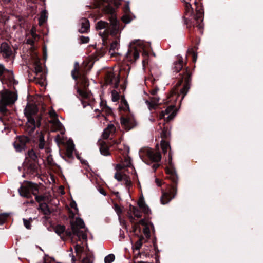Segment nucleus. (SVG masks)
<instances>
[{"instance_id":"f257e3e1","label":"nucleus","mask_w":263,"mask_h":263,"mask_svg":"<svg viewBox=\"0 0 263 263\" xmlns=\"http://www.w3.org/2000/svg\"><path fill=\"white\" fill-rule=\"evenodd\" d=\"M188 55H192V61L195 63L197 59V54L193 48H189L187 51L185 61L181 55H177L175 57L172 66L173 71L178 73L176 77L178 81L175 86L176 88L172 91L166 99L163 100L164 103L167 106L159 114L160 120H163V122L159 123L160 128L162 130L161 137L163 139H167L170 136V128L168 127V123L176 115V104L174 102L176 101L180 95H182L181 100H182L191 87L192 76L195 66H194L193 69L187 66Z\"/></svg>"},{"instance_id":"f03ea898","label":"nucleus","mask_w":263,"mask_h":263,"mask_svg":"<svg viewBox=\"0 0 263 263\" xmlns=\"http://www.w3.org/2000/svg\"><path fill=\"white\" fill-rule=\"evenodd\" d=\"M102 11L108 15L110 23L100 21L96 24V29H105L112 35H116L120 29V22L117 19L116 10L121 5V0H100Z\"/></svg>"},{"instance_id":"7ed1b4c3","label":"nucleus","mask_w":263,"mask_h":263,"mask_svg":"<svg viewBox=\"0 0 263 263\" xmlns=\"http://www.w3.org/2000/svg\"><path fill=\"white\" fill-rule=\"evenodd\" d=\"M185 0L181 1L184 3V13L192 17L189 19L184 17V23L189 30L190 34H192L195 27L202 33L203 28L204 10L202 6H199L200 0Z\"/></svg>"},{"instance_id":"20e7f679","label":"nucleus","mask_w":263,"mask_h":263,"mask_svg":"<svg viewBox=\"0 0 263 263\" xmlns=\"http://www.w3.org/2000/svg\"><path fill=\"white\" fill-rule=\"evenodd\" d=\"M168 165L166 166L165 171L168 175L166 178L170 180V183L166 184L165 191L163 190L162 192L160 201L162 204L168 203L175 197L177 193V186L179 181V177L173 164L172 156L170 151L168 153Z\"/></svg>"},{"instance_id":"39448f33","label":"nucleus","mask_w":263,"mask_h":263,"mask_svg":"<svg viewBox=\"0 0 263 263\" xmlns=\"http://www.w3.org/2000/svg\"><path fill=\"white\" fill-rule=\"evenodd\" d=\"M86 70L81 68L79 67V63L76 62L74 65V68L71 71V76L75 81H77L79 79H80V85L82 87V89L77 87V93L83 99H90L92 94L88 90L89 84L88 79L86 77Z\"/></svg>"},{"instance_id":"423d86ee","label":"nucleus","mask_w":263,"mask_h":263,"mask_svg":"<svg viewBox=\"0 0 263 263\" xmlns=\"http://www.w3.org/2000/svg\"><path fill=\"white\" fill-rule=\"evenodd\" d=\"M25 116L27 119V128L29 133H33L36 127H39L41 125L42 117L39 114V108L36 104L27 103L24 110Z\"/></svg>"},{"instance_id":"0eeeda50","label":"nucleus","mask_w":263,"mask_h":263,"mask_svg":"<svg viewBox=\"0 0 263 263\" xmlns=\"http://www.w3.org/2000/svg\"><path fill=\"white\" fill-rule=\"evenodd\" d=\"M17 100V90L12 91L5 89L0 91V112L3 114H6L8 111L7 107L12 105Z\"/></svg>"},{"instance_id":"6e6552de","label":"nucleus","mask_w":263,"mask_h":263,"mask_svg":"<svg viewBox=\"0 0 263 263\" xmlns=\"http://www.w3.org/2000/svg\"><path fill=\"white\" fill-rule=\"evenodd\" d=\"M38 191V186L30 182H28L25 185H22L18 189V192L21 196L30 199L32 198V194L35 196V200L40 203L44 201L45 197L43 195H37Z\"/></svg>"},{"instance_id":"1a4fd4ad","label":"nucleus","mask_w":263,"mask_h":263,"mask_svg":"<svg viewBox=\"0 0 263 263\" xmlns=\"http://www.w3.org/2000/svg\"><path fill=\"white\" fill-rule=\"evenodd\" d=\"M0 80L3 84H6L8 87L13 90H15V86L18 84V81L14 79L13 72L6 69L2 64H0Z\"/></svg>"},{"instance_id":"9d476101","label":"nucleus","mask_w":263,"mask_h":263,"mask_svg":"<svg viewBox=\"0 0 263 263\" xmlns=\"http://www.w3.org/2000/svg\"><path fill=\"white\" fill-rule=\"evenodd\" d=\"M57 234L63 240H65L67 237H71L73 240L81 241L86 240L87 234L86 231H55Z\"/></svg>"},{"instance_id":"9b49d317","label":"nucleus","mask_w":263,"mask_h":263,"mask_svg":"<svg viewBox=\"0 0 263 263\" xmlns=\"http://www.w3.org/2000/svg\"><path fill=\"white\" fill-rule=\"evenodd\" d=\"M104 80L106 84H114V88L117 89L120 86V76L116 75L112 70H108L105 73Z\"/></svg>"},{"instance_id":"f8f14e48","label":"nucleus","mask_w":263,"mask_h":263,"mask_svg":"<svg viewBox=\"0 0 263 263\" xmlns=\"http://www.w3.org/2000/svg\"><path fill=\"white\" fill-rule=\"evenodd\" d=\"M31 143V139L26 136H19L16 137L13 146L16 151L21 152L27 148V145Z\"/></svg>"},{"instance_id":"ddd939ff","label":"nucleus","mask_w":263,"mask_h":263,"mask_svg":"<svg viewBox=\"0 0 263 263\" xmlns=\"http://www.w3.org/2000/svg\"><path fill=\"white\" fill-rule=\"evenodd\" d=\"M128 219L133 225V230H137V227L136 226L135 218H140L142 216V213L141 211L137 207L133 206L132 205H129V212H128Z\"/></svg>"},{"instance_id":"4468645a","label":"nucleus","mask_w":263,"mask_h":263,"mask_svg":"<svg viewBox=\"0 0 263 263\" xmlns=\"http://www.w3.org/2000/svg\"><path fill=\"white\" fill-rule=\"evenodd\" d=\"M70 217L72 219L70 220V225L71 227V230H80V229H84V230H88L85 228V224L83 220L79 217H77L75 219L73 217L74 216V213L71 210H69Z\"/></svg>"},{"instance_id":"2eb2a0df","label":"nucleus","mask_w":263,"mask_h":263,"mask_svg":"<svg viewBox=\"0 0 263 263\" xmlns=\"http://www.w3.org/2000/svg\"><path fill=\"white\" fill-rule=\"evenodd\" d=\"M144 155L151 161L154 162H158L161 159V155L159 152H154L151 148H146L143 151Z\"/></svg>"},{"instance_id":"dca6fc26","label":"nucleus","mask_w":263,"mask_h":263,"mask_svg":"<svg viewBox=\"0 0 263 263\" xmlns=\"http://www.w3.org/2000/svg\"><path fill=\"white\" fill-rule=\"evenodd\" d=\"M120 120L122 126L127 131L134 128L137 125L136 121L133 118L121 116Z\"/></svg>"},{"instance_id":"f3484780","label":"nucleus","mask_w":263,"mask_h":263,"mask_svg":"<svg viewBox=\"0 0 263 263\" xmlns=\"http://www.w3.org/2000/svg\"><path fill=\"white\" fill-rule=\"evenodd\" d=\"M123 11L124 14L122 16L121 20L124 23L128 24L130 23L134 18H135V16L132 13L130 10L129 4L128 3H126L125 4L123 8Z\"/></svg>"},{"instance_id":"a211bd4d","label":"nucleus","mask_w":263,"mask_h":263,"mask_svg":"<svg viewBox=\"0 0 263 263\" xmlns=\"http://www.w3.org/2000/svg\"><path fill=\"white\" fill-rule=\"evenodd\" d=\"M139 58V51L136 47H132L129 45L128 51L125 55V59L129 62H133Z\"/></svg>"},{"instance_id":"6ab92c4d","label":"nucleus","mask_w":263,"mask_h":263,"mask_svg":"<svg viewBox=\"0 0 263 263\" xmlns=\"http://www.w3.org/2000/svg\"><path fill=\"white\" fill-rule=\"evenodd\" d=\"M1 53L4 59H9L12 55L13 52L10 45L6 42H3L0 47Z\"/></svg>"},{"instance_id":"aec40b11","label":"nucleus","mask_w":263,"mask_h":263,"mask_svg":"<svg viewBox=\"0 0 263 263\" xmlns=\"http://www.w3.org/2000/svg\"><path fill=\"white\" fill-rule=\"evenodd\" d=\"M159 90V88L158 86H155L152 89L149 90V93L154 96L153 97L151 98V102L148 101H146V103L149 105L150 107H154L155 105L157 104L159 101V98L157 97L156 96L157 92Z\"/></svg>"},{"instance_id":"412c9836","label":"nucleus","mask_w":263,"mask_h":263,"mask_svg":"<svg viewBox=\"0 0 263 263\" xmlns=\"http://www.w3.org/2000/svg\"><path fill=\"white\" fill-rule=\"evenodd\" d=\"M34 66H35V70L36 73V75H37L39 73L40 74L41 76H42V77L43 78V74L42 73L43 71V68L42 66V64L40 61V59L37 57L36 58V59L34 61ZM42 80H39L38 79H36V83H39L41 85H43V82L42 81Z\"/></svg>"},{"instance_id":"4be33fe9","label":"nucleus","mask_w":263,"mask_h":263,"mask_svg":"<svg viewBox=\"0 0 263 263\" xmlns=\"http://www.w3.org/2000/svg\"><path fill=\"white\" fill-rule=\"evenodd\" d=\"M81 28L79 29L80 33H86L89 31V21L86 18H82L80 20Z\"/></svg>"},{"instance_id":"5701e85b","label":"nucleus","mask_w":263,"mask_h":263,"mask_svg":"<svg viewBox=\"0 0 263 263\" xmlns=\"http://www.w3.org/2000/svg\"><path fill=\"white\" fill-rule=\"evenodd\" d=\"M39 168V162H28V167L27 172L28 173L36 176L39 175L38 170Z\"/></svg>"},{"instance_id":"b1692460","label":"nucleus","mask_w":263,"mask_h":263,"mask_svg":"<svg viewBox=\"0 0 263 263\" xmlns=\"http://www.w3.org/2000/svg\"><path fill=\"white\" fill-rule=\"evenodd\" d=\"M99 149L100 153L104 156H107L110 155L109 151V145L105 141H101L99 143Z\"/></svg>"},{"instance_id":"393cba45","label":"nucleus","mask_w":263,"mask_h":263,"mask_svg":"<svg viewBox=\"0 0 263 263\" xmlns=\"http://www.w3.org/2000/svg\"><path fill=\"white\" fill-rule=\"evenodd\" d=\"M103 45L99 49L96 50L97 56L99 58L103 57L108 50L107 45V42L105 41L104 37H102Z\"/></svg>"},{"instance_id":"a878e982","label":"nucleus","mask_w":263,"mask_h":263,"mask_svg":"<svg viewBox=\"0 0 263 263\" xmlns=\"http://www.w3.org/2000/svg\"><path fill=\"white\" fill-rule=\"evenodd\" d=\"M116 130L115 127L113 124H109L107 127L104 129L103 134L102 137L104 139L108 138L110 134L112 133L115 132Z\"/></svg>"},{"instance_id":"bb28decb","label":"nucleus","mask_w":263,"mask_h":263,"mask_svg":"<svg viewBox=\"0 0 263 263\" xmlns=\"http://www.w3.org/2000/svg\"><path fill=\"white\" fill-rule=\"evenodd\" d=\"M28 157L29 158L28 162L38 163V155L37 153L33 149H29L27 152Z\"/></svg>"},{"instance_id":"cd10ccee","label":"nucleus","mask_w":263,"mask_h":263,"mask_svg":"<svg viewBox=\"0 0 263 263\" xmlns=\"http://www.w3.org/2000/svg\"><path fill=\"white\" fill-rule=\"evenodd\" d=\"M74 148V145L73 143H72L70 145H68L65 152V157L69 159H73V152Z\"/></svg>"},{"instance_id":"c85d7f7f","label":"nucleus","mask_w":263,"mask_h":263,"mask_svg":"<svg viewBox=\"0 0 263 263\" xmlns=\"http://www.w3.org/2000/svg\"><path fill=\"white\" fill-rule=\"evenodd\" d=\"M48 19V12L46 10H44L41 12L40 17L39 18V24L40 26L43 25L45 23Z\"/></svg>"},{"instance_id":"c756f323","label":"nucleus","mask_w":263,"mask_h":263,"mask_svg":"<svg viewBox=\"0 0 263 263\" xmlns=\"http://www.w3.org/2000/svg\"><path fill=\"white\" fill-rule=\"evenodd\" d=\"M119 46V43L117 40L114 41L110 44L109 52L111 55H112L116 50H118Z\"/></svg>"},{"instance_id":"7c9ffc66","label":"nucleus","mask_w":263,"mask_h":263,"mask_svg":"<svg viewBox=\"0 0 263 263\" xmlns=\"http://www.w3.org/2000/svg\"><path fill=\"white\" fill-rule=\"evenodd\" d=\"M161 146L162 152L164 154H165L167 153L168 149H170V150H171V146L170 143L164 140H162L161 142ZM170 151L171 152V151Z\"/></svg>"},{"instance_id":"2f4dec72","label":"nucleus","mask_w":263,"mask_h":263,"mask_svg":"<svg viewBox=\"0 0 263 263\" xmlns=\"http://www.w3.org/2000/svg\"><path fill=\"white\" fill-rule=\"evenodd\" d=\"M124 185L127 190L129 191L130 187L132 186L133 183L131 181L130 177L128 175H124Z\"/></svg>"},{"instance_id":"473e14b6","label":"nucleus","mask_w":263,"mask_h":263,"mask_svg":"<svg viewBox=\"0 0 263 263\" xmlns=\"http://www.w3.org/2000/svg\"><path fill=\"white\" fill-rule=\"evenodd\" d=\"M74 249L77 257L80 259L84 252V248L79 245H77L75 246Z\"/></svg>"},{"instance_id":"72a5a7b5","label":"nucleus","mask_w":263,"mask_h":263,"mask_svg":"<svg viewBox=\"0 0 263 263\" xmlns=\"http://www.w3.org/2000/svg\"><path fill=\"white\" fill-rule=\"evenodd\" d=\"M10 217V214L4 213L0 214V225L5 223L7 219Z\"/></svg>"},{"instance_id":"f704fd0d","label":"nucleus","mask_w":263,"mask_h":263,"mask_svg":"<svg viewBox=\"0 0 263 263\" xmlns=\"http://www.w3.org/2000/svg\"><path fill=\"white\" fill-rule=\"evenodd\" d=\"M124 175H127L125 173H122L120 172H116L114 175V178L119 182H121L124 180Z\"/></svg>"},{"instance_id":"c9c22d12","label":"nucleus","mask_w":263,"mask_h":263,"mask_svg":"<svg viewBox=\"0 0 263 263\" xmlns=\"http://www.w3.org/2000/svg\"><path fill=\"white\" fill-rule=\"evenodd\" d=\"M121 143V140L120 139H115L113 140L112 141L109 142L108 144L110 147H114L115 148L117 149L120 151H122V149H120L118 147V145Z\"/></svg>"},{"instance_id":"e433bc0d","label":"nucleus","mask_w":263,"mask_h":263,"mask_svg":"<svg viewBox=\"0 0 263 263\" xmlns=\"http://www.w3.org/2000/svg\"><path fill=\"white\" fill-rule=\"evenodd\" d=\"M144 237L143 236H139V240L136 241L134 245V250H139L143 242V240H144Z\"/></svg>"},{"instance_id":"4c0bfd02","label":"nucleus","mask_w":263,"mask_h":263,"mask_svg":"<svg viewBox=\"0 0 263 263\" xmlns=\"http://www.w3.org/2000/svg\"><path fill=\"white\" fill-rule=\"evenodd\" d=\"M123 164L124 165L125 168L132 167L134 169V166L133 165L132 162H131L130 158H129V157L125 158L124 162Z\"/></svg>"},{"instance_id":"58836bf2","label":"nucleus","mask_w":263,"mask_h":263,"mask_svg":"<svg viewBox=\"0 0 263 263\" xmlns=\"http://www.w3.org/2000/svg\"><path fill=\"white\" fill-rule=\"evenodd\" d=\"M115 259V256L114 254H110L106 256L104 258L105 263H112Z\"/></svg>"},{"instance_id":"ea45409f","label":"nucleus","mask_w":263,"mask_h":263,"mask_svg":"<svg viewBox=\"0 0 263 263\" xmlns=\"http://www.w3.org/2000/svg\"><path fill=\"white\" fill-rule=\"evenodd\" d=\"M104 107V109L102 110L103 112L105 114L106 116H109L113 115L112 110L110 107H109L107 105H105Z\"/></svg>"},{"instance_id":"a19ab883","label":"nucleus","mask_w":263,"mask_h":263,"mask_svg":"<svg viewBox=\"0 0 263 263\" xmlns=\"http://www.w3.org/2000/svg\"><path fill=\"white\" fill-rule=\"evenodd\" d=\"M45 140L44 137L43 135H41L39 138V143L38 147L40 149H43L44 148Z\"/></svg>"},{"instance_id":"79ce46f5","label":"nucleus","mask_w":263,"mask_h":263,"mask_svg":"<svg viewBox=\"0 0 263 263\" xmlns=\"http://www.w3.org/2000/svg\"><path fill=\"white\" fill-rule=\"evenodd\" d=\"M111 96H112V100L113 102H117L119 99V97H120L119 94L117 91H116L115 90H113L111 92Z\"/></svg>"},{"instance_id":"37998d69","label":"nucleus","mask_w":263,"mask_h":263,"mask_svg":"<svg viewBox=\"0 0 263 263\" xmlns=\"http://www.w3.org/2000/svg\"><path fill=\"white\" fill-rule=\"evenodd\" d=\"M40 206L41 208V209L44 211V212L45 214H48L50 213L49 208L47 204H46V203L41 204Z\"/></svg>"},{"instance_id":"c03bdc74","label":"nucleus","mask_w":263,"mask_h":263,"mask_svg":"<svg viewBox=\"0 0 263 263\" xmlns=\"http://www.w3.org/2000/svg\"><path fill=\"white\" fill-rule=\"evenodd\" d=\"M138 224H140L143 226H144V228L142 230H150V228L148 227V223L144 219H141L139 221V222Z\"/></svg>"},{"instance_id":"a18cd8bd","label":"nucleus","mask_w":263,"mask_h":263,"mask_svg":"<svg viewBox=\"0 0 263 263\" xmlns=\"http://www.w3.org/2000/svg\"><path fill=\"white\" fill-rule=\"evenodd\" d=\"M140 209L146 215H149L151 214V211L146 204L142 206Z\"/></svg>"},{"instance_id":"49530a36","label":"nucleus","mask_w":263,"mask_h":263,"mask_svg":"<svg viewBox=\"0 0 263 263\" xmlns=\"http://www.w3.org/2000/svg\"><path fill=\"white\" fill-rule=\"evenodd\" d=\"M114 209L116 213H117L118 215L119 216V218L120 220V215L122 212V209L120 207V206L117 204V203L114 204Z\"/></svg>"},{"instance_id":"de8ad7c7","label":"nucleus","mask_w":263,"mask_h":263,"mask_svg":"<svg viewBox=\"0 0 263 263\" xmlns=\"http://www.w3.org/2000/svg\"><path fill=\"white\" fill-rule=\"evenodd\" d=\"M31 221H32V219L31 218H30L29 220L23 219L24 224L25 227L27 229H31Z\"/></svg>"},{"instance_id":"09e8293b","label":"nucleus","mask_w":263,"mask_h":263,"mask_svg":"<svg viewBox=\"0 0 263 263\" xmlns=\"http://www.w3.org/2000/svg\"><path fill=\"white\" fill-rule=\"evenodd\" d=\"M143 235H140V236H143L144 239L143 240V242H146L150 238L151 231H143Z\"/></svg>"},{"instance_id":"8fccbe9b","label":"nucleus","mask_w":263,"mask_h":263,"mask_svg":"<svg viewBox=\"0 0 263 263\" xmlns=\"http://www.w3.org/2000/svg\"><path fill=\"white\" fill-rule=\"evenodd\" d=\"M80 44L87 43L89 41V38L87 36H81L80 37Z\"/></svg>"},{"instance_id":"3c124183","label":"nucleus","mask_w":263,"mask_h":263,"mask_svg":"<svg viewBox=\"0 0 263 263\" xmlns=\"http://www.w3.org/2000/svg\"><path fill=\"white\" fill-rule=\"evenodd\" d=\"M125 166L123 164H117L115 167L116 172H120L123 169L125 168Z\"/></svg>"},{"instance_id":"603ef678","label":"nucleus","mask_w":263,"mask_h":263,"mask_svg":"<svg viewBox=\"0 0 263 263\" xmlns=\"http://www.w3.org/2000/svg\"><path fill=\"white\" fill-rule=\"evenodd\" d=\"M146 204L143 198L140 199L138 202V205L139 208H141L142 206Z\"/></svg>"},{"instance_id":"864d4df0","label":"nucleus","mask_w":263,"mask_h":263,"mask_svg":"<svg viewBox=\"0 0 263 263\" xmlns=\"http://www.w3.org/2000/svg\"><path fill=\"white\" fill-rule=\"evenodd\" d=\"M82 263H92L91 258L88 256L84 258L82 260Z\"/></svg>"},{"instance_id":"5fc2aeb1","label":"nucleus","mask_w":263,"mask_h":263,"mask_svg":"<svg viewBox=\"0 0 263 263\" xmlns=\"http://www.w3.org/2000/svg\"><path fill=\"white\" fill-rule=\"evenodd\" d=\"M70 205L71 208L74 209L76 211H78L77 203L74 201H72V202H71Z\"/></svg>"},{"instance_id":"6e6d98bb","label":"nucleus","mask_w":263,"mask_h":263,"mask_svg":"<svg viewBox=\"0 0 263 263\" xmlns=\"http://www.w3.org/2000/svg\"><path fill=\"white\" fill-rule=\"evenodd\" d=\"M49 115L51 118H57V114L54 111H50Z\"/></svg>"},{"instance_id":"4d7b16f0","label":"nucleus","mask_w":263,"mask_h":263,"mask_svg":"<svg viewBox=\"0 0 263 263\" xmlns=\"http://www.w3.org/2000/svg\"><path fill=\"white\" fill-rule=\"evenodd\" d=\"M27 43L31 45H33L34 41L32 39L29 38L27 40Z\"/></svg>"},{"instance_id":"13d9d810","label":"nucleus","mask_w":263,"mask_h":263,"mask_svg":"<svg viewBox=\"0 0 263 263\" xmlns=\"http://www.w3.org/2000/svg\"><path fill=\"white\" fill-rule=\"evenodd\" d=\"M100 105V107L102 110L103 109H104V107H105L104 106L105 105H107L106 101L101 100Z\"/></svg>"},{"instance_id":"bf43d9fd","label":"nucleus","mask_w":263,"mask_h":263,"mask_svg":"<svg viewBox=\"0 0 263 263\" xmlns=\"http://www.w3.org/2000/svg\"><path fill=\"white\" fill-rule=\"evenodd\" d=\"M155 182L156 183L157 185L158 186H161L162 185L161 181L160 179H159L158 178H156Z\"/></svg>"},{"instance_id":"052dcab7","label":"nucleus","mask_w":263,"mask_h":263,"mask_svg":"<svg viewBox=\"0 0 263 263\" xmlns=\"http://www.w3.org/2000/svg\"><path fill=\"white\" fill-rule=\"evenodd\" d=\"M159 167V164H154L153 165V168L155 171L158 167Z\"/></svg>"},{"instance_id":"680f3d73","label":"nucleus","mask_w":263,"mask_h":263,"mask_svg":"<svg viewBox=\"0 0 263 263\" xmlns=\"http://www.w3.org/2000/svg\"><path fill=\"white\" fill-rule=\"evenodd\" d=\"M43 53H44V59H46V56H47V53H46V47H44L43 48Z\"/></svg>"},{"instance_id":"e2e57ef3","label":"nucleus","mask_w":263,"mask_h":263,"mask_svg":"<svg viewBox=\"0 0 263 263\" xmlns=\"http://www.w3.org/2000/svg\"><path fill=\"white\" fill-rule=\"evenodd\" d=\"M140 255V253H138L137 255H135V257H134V261H138L137 260V258L138 257V256H139Z\"/></svg>"},{"instance_id":"0e129e2a","label":"nucleus","mask_w":263,"mask_h":263,"mask_svg":"<svg viewBox=\"0 0 263 263\" xmlns=\"http://www.w3.org/2000/svg\"><path fill=\"white\" fill-rule=\"evenodd\" d=\"M100 192L104 195H106V192L103 189L100 190Z\"/></svg>"},{"instance_id":"69168bd1","label":"nucleus","mask_w":263,"mask_h":263,"mask_svg":"<svg viewBox=\"0 0 263 263\" xmlns=\"http://www.w3.org/2000/svg\"><path fill=\"white\" fill-rule=\"evenodd\" d=\"M149 225L151 226V230H155V228H154V225L151 223H149Z\"/></svg>"},{"instance_id":"338daca9","label":"nucleus","mask_w":263,"mask_h":263,"mask_svg":"<svg viewBox=\"0 0 263 263\" xmlns=\"http://www.w3.org/2000/svg\"><path fill=\"white\" fill-rule=\"evenodd\" d=\"M124 103L125 105L126 106L128 107V108H129V105L128 104V103L125 100H124Z\"/></svg>"},{"instance_id":"774afa93","label":"nucleus","mask_w":263,"mask_h":263,"mask_svg":"<svg viewBox=\"0 0 263 263\" xmlns=\"http://www.w3.org/2000/svg\"><path fill=\"white\" fill-rule=\"evenodd\" d=\"M134 263H146L145 262H143V261H134Z\"/></svg>"}]
</instances>
